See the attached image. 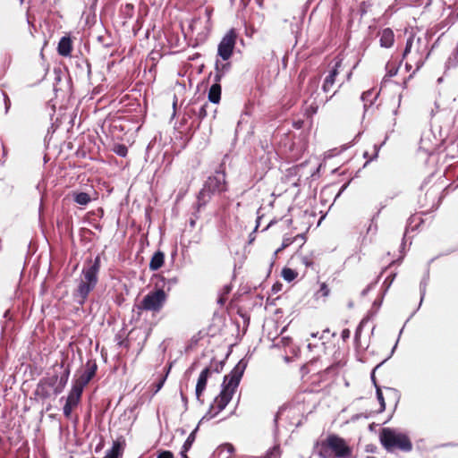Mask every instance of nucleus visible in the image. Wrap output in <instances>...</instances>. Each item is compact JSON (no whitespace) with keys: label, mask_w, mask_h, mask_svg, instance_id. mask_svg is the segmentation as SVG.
Returning a JSON list of instances; mask_svg holds the SVG:
<instances>
[{"label":"nucleus","mask_w":458,"mask_h":458,"mask_svg":"<svg viewBox=\"0 0 458 458\" xmlns=\"http://www.w3.org/2000/svg\"><path fill=\"white\" fill-rule=\"evenodd\" d=\"M314 83H315V87H317L318 82V81H315Z\"/></svg>","instance_id":"09e8293b"},{"label":"nucleus","mask_w":458,"mask_h":458,"mask_svg":"<svg viewBox=\"0 0 458 458\" xmlns=\"http://www.w3.org/2000/svg\"><path fill=\"white\" fill-rule=\"evenodd\" d=\"M3 95H4V98L5 108H6V111H7L9 109V106H10V99H9L8 96L5 93H3Z\"/></svg>","instance_id":"4c0bfd02"},{"label":"nucleus","mask_w":458,"mask_h":458,"mask_svg":"<svg viewBox=\"0 0 458 458\" xmlns=\"http://www.w3.org/2000/svg\"><path fill=\"white\" fill-rule=\"evenodd\" d=\"M233 446L230 444L221 445L214 454L212 458H231Z\"/></svg>","instance_id":"dca6fc26"},{"label":"nucleus","mask_w":458,"mask_h":458,"mask_svg":"<svg viewBox=\"0 0 458 458\" xmlns=\"http://www.w3.org/2000/svg\"><path fill=\"white\" fill-rule=\"evenodd\" d=\"M367 321H368V320H367V318H363V319L360 321V325H359V327H357L356 332H355V338H356V339H358V338L360 337V332H361V330H362V327H363V326L367 323Z\"/></svg>","instance_id":"2f4dec72"},{"label":"nucleus","mask_w":458,"mask_h":458,"mask_svg":"<svg viewBox=\"0 0 458 458\" xmlns=\"http://www.w3.org/2000/svg\"><path fill=\"white\" fill-rule=\"evenodd\" d=\"M185 452H186V451H184V450L182 452V458H188V456L184 454Z\"/></svg>","instance_id":"a18cd8bd"},{"label":"nucleus","mask_w":458,"mask_h":458,"mask_svg":"<svg viewBox=\"0 0 458 458\" xmlns=\"http://www.w3.org/2000/svg\"><path fill=\"white\" fill-rule=\"evenodd\" d=\"M380 147L381 146L374 145L375 152H374V156L370 158V160L376 159L377 157Z\"/></svg>","instance_id":"e433bc0d"},{"label":"nucleus","mask_w":458,"mask_h":458,"mask_svg":"<svg viewBox=\"0 0 458 458\" xmlns=\"http://www.w3.org/2000/svg\"><path fill=\"white\" fill-rule=\"evenodd\" d=\"M148 72H149V74H151V75L153 76V78L155 77L154 66H152V67L148 70Z\"/></svg>","instance_id":"37998d69"},{"label":"nucleus","mask_w":458,"mask_h":458,"mask_svg":"<svg viewBox=\"0 0 458 458\" xmlns=\"http://www.w3.org/2000/svg\"><path fill=\"white\" fill-rule=\"evenodd\" d=\"M311 335H312V337H316L317 334H312Z\"/></svg>","instance_id":"603ef678"},{"label":"nucleus","mask_w":458,"mask_h":458,"mask_svg":"<svg viewBox=\"0 0 458 458\" xmlns=\"http://www.w3.org/2000/svg\"><path fill=\"white\" fill-rule=\"evenodd\" d=\"M426 281H422L420 283V293H421V298H420V305L421 304L422 301H423V298L425 296V293H426Z\"/></svg>","instance_id":"72a5a7b5"},{"label":"nucleus","mask_w":458,"mask_h":458,"mask_svg":"<svg viewBox=\"0 0 458 458\" xmlns=\"http://www.w3.org/2000/svg\"><path fill=\"white\" fill-rule=\"evenodd\" d=\"M293 242V238H290V237H287V238H284L283 240V242H282V246L280 248H278L276 250V254H277L279 251H281L282 250L285 249L286 247H288L289 245H291Z\"/></svg>","instance_id":"c85d7f7f"},{"label":"nucleus","mask_w":458,"mask_h":458,"mask_svg":"<svg viewBox=\"0 0 458 458\" xmlns=\"http://www.w3.org/2000/svg\"><path fill=\"white\" fill-rule=\"evenodd\" d=\"M207 107H208V104H204L202 105L199 110L196 112V114L200 118V119H203L204 117L207 116Z\"/></svg>","instance_id":"c756f323"},{"label":"nucleus","mask_w":458,"mask_h":458,"mask_svg":"<svg viewBox=\"0 0 458 458\" xmlns=\"http://www.w3.org/2000/svg\"><path fill=\"white\" fill-rule=\"evenodd\" d=\"M237 38L236 31L230 30L221 39L217 47V55L223 61H227L233 55Z\"/></svg>","instance_id":"39448f33"},{"label":"nucleus","mask_w":458,"mask_h":458,"mask_svg":"<svg viewBox=\"0 0 458 458\" xmlns=\"http://www.w3.org/2000/svg\"><path fill=\"white\" fill-rule=\"evenodd\" d=\"M226 191L225 174L223 172H216V174L209 176L203 188L198 195V209L204 207L216 193Z\"/></svg>","instance_id":"20e7f679"},{"label":"nucleus","mask_w":458,"mask_h":458,"mask_svg":"<svg viewBox=\"0 0 458 458\" xmlns=\"http://www.w3.org/2000/svg\"><path fill=\"white\" fill-rule=\"evenodd\" d=\"M371 379L374 382V384H376L374 371L372 372ZM375 386L377 388V400H378V402L380 403V410H379V411H383L386 409L385 399H384V396H383V394H382V391H381L380 387L377 386V385H375Z\"/></svg>","instance_id":"aec40b11"},{"label":"nucleus","mask_w":458,"mask_h":458,"mask_svg":"<svg viewBox=\"0 0 458 458\" xmlns=\"http://www.w3.org/2000/svg\"><path fill=\"white\" fill-rule=\"evenodd\" d=\"M90 197L86 192H75L74 201L79 205H87L90 201Z\"/></svg>","instance_id":"6ab92c4d"},{"label":"nucleus","mask_w":458,"mask_h":458,"mask_svg":"<svg viewBox=\"0 0 458 458\" xmlns=\"http://www.w3.org/2000/svg\"><path fill=\"white\" fill-rule=\"evenodd\" d=\"M216 74L215 76V80H216V81H219L221 80V77L225 73V70L228 69L229 64H222L221 69H220L218 61H216ZM220 98H221V86L219 83L216 82L209 89L208 100L214 104H217L220 101Z\"/></svg>","instance_id":"6e6552de"},{"label":"nucleus","mask_w":458,"mask_h":458,"mask_svg":"<svg viewBox=\"0 0 458 458\" xmlns=\"http://www.w3.org/2000/svg\"><path fill=\"white\" fill-rule=\"evenodd\" d=\"M340 66V62H337L335 64V66L330 71L329 74L326 77L322 89L325 93H328L331 91L335 82V77L338 74V67Z\"/></svg>","instance_id":"ddd939ff"},{"label":"nucleus","mask_w":458,"mask_h":458,"mask_svg":"<svg viewBox=\"0 0 458 458\" xmlns=\"http://www.w3.org/2000/svg\"><path fill=\"white\" fill-rule=\"evenodd\" d=\"M166 379V375H160L157 383L155 386L153 390V394H156L163 386L165 381Z\"/></svg>","instance_id":"a878e982"},{"label":"nucleus","mask_w":458,"mask_h":458,"mask_svg":"<svg viewBox=\"0 0 458 458\" xmlns=\"http://www.w3.org/2000/svg\"><path fill=\"white\" fill-rule=\"evenodd\" d=\"M301 263L306 267H310L312 265V261L308 257H301Z\"/></svg>","instance_id":"c9c22d12"},{"label":"nucleus","mask_w":458,"mask_h":458,"mask_svg":"<svg viewBox=\"0 0 458 458\" xmlns=\"http://www.w3.org/2000/svg\"><path fill=\"white\" fill-rule=\"evenodd\" d=\"M69 374H70L69 369H66L64 371V375L60 377V381H59L60 387L55 388V394H59L62 391V389L65 386V385L68 381Z\"/></svg>","instance_id":"5701e85b"},{"label":"nucleus","mask_w":458,"mask_h":458,"mask_svg":"<svg viewBox=\"0 0 458 458\" xmlns=\"http://www.w3.org/2000/svg\"><path fill=\"white\" fill-rule=\"evenodd\" d=\"M310 107L313 109V112L315 113L318 107V105L316 104V106H314V103H311Z\"/></svg>","instance_id":"c03bdc74"},{"label":"nucleus","mask_w":458,"mask_h":458,"mask_svg":"<svg viewBox=\"0 0 458 458\" xmlns=\"http://www.w3.org/2000/svg\"><path fill=\"white\" fill-rule=\"evenodd\" d=\"M379 42H380V46L382 47H391L394 44V31L389 29V28H386V29H384L380 34H379Z\"/></svg>","instance_id":"4468645a"},{"label":"nucleus","mask_w":458,"mask_h":458,"mask_svg":"<svg viewBox=\"0 0 458 458\" xmlns=\"http://www.w3.org/2000/svg\"><path fill=\"white\" fill-rule=\"evenodd\" d=\"M330 449L327 446V440L322 444L321 449L319 451V455L322 458H329L330 457Z\"/></svg>","instance_id":"cd10ccee"},{"label":"nucleus","mask_w":458,"mask_h":458,"mask_svg":"<svg viewBox=\"0 0 458 458\" xmlns=\"http://www.w3.org/2000/svg\"><path fill=\"white\" fill-rule=\"evenodd\" d=\"M211 375V368H205L199 378H198V382H197V385H196V397L198 400L200 399V395L202 394L203 391L205 390L206 388V386H207V381H208V377Z\"/></svg>","instance_id":"f8f14e48"},{"label":"nucleus","mask_w":458,"mask_h":458,"mask_svg":"<svg viewBox=\"0 0 458 458\" xmlns=\"http://www.w3.org/2000/svg\"><path fill=\"white\" fill-rule=\"evenodd\" d=\"M145 38H148V31H147V33H145Z\"/></svg>","instance_id":"de8ad7c7"},{"label":"nucleus","mask_w":458,"mask_h":458,"mask_svg":"<svg viewBox=\"0 0 458 458\" xmlns=\"http://www.w3.org/2000/svg\"><path fill=\"white\" fill-rule=\"evenodd\" d=\"M397 71H398L397 68L393 67V68L388 70V75L390 77H393V76H394L397 73Z\"/></svg>","instance_id":"ea45409f"},{"label":"nucleus","mask_w":458,"mask_h":458,"mask_svg":"<svg viewBox=\"0 0 458 458\" xmlns=\"http://www.w3.org/2000/svg\"><path fill=\"white\" fill-rule=\"evenodd\" d=\"M382 445L388 451L399 449L403 452H410L412 449V443L409 437L396 428H384L379 435Z\"/></svg>","instance_id":"7ed1b4c3"},{"label":"nucleus","mask_w":458,"mask_h":458,"mask_svg":"<svg viewBox=\"0 0 458 458\" xmlns=\"http://www.w3.org/2000/svg\"><path fill=\"white\" fill-rule=\"evenodd\" d=\"M72 49V47L71 38L68 37H63L58 43L57 51L59 55L63 56H68L71 55Z\"/></svg>","instance_id":"2eb2a0df"},{"label":"nucleus","mask_w":458,"mask_h":458,"mask_svg":"<svg viewBox=\"0 0 458 458\" xmlns=\"http://www.w3.org/2000/svg\"><path fill=\"white\" fill-rule=\"evenodd\" d=\"M223 362H216L215 365H211L209 368H211V373L216 372L219 373L223 368Z\"/></svg>","instance_id":"473e14b6"},{"label":"nucleus","mask_w":458,"mask_h":458,"mask_svg":"<svg viewBox=\"0 0 458 458\" xmlns=\"http://www.w3.org/2000/svg\"><path fill=\"white\" fill-rule=\"evenodd\" d=\"M247 367V362L241 360L231 371V373L225 377L223 382V389L220 394L215 399L212 409H216L215 414L223 411L231 401L233 394L239 386L241 378Z\"/></svg>","instance_id":"f257e3e1"},{"label":"nucleus","mask_w":458,"mask_h":458,"mask_svg":"<svg viewBox=\"0 0 458 458\" xmlns=\"http://www.w3.org/2000/svg\"><path fill=\"white\" fill-rule=\"evenodd\" d=\"M195 431L194 430L193 432H191L189 437H187L186 441L184 442V445H183V449L184 451H187L192 445V443L194 442V439H195Z\"/></svg>","instance_id":"bb28decb"},{"label":"nucleus","mask_w":458,"mask_h":458,"mask_svg":"<svg viewBox=\"0 0 458 458\" xmlns=\"http://www.w3.org/2000/svg\"><path fill=\"white\" fill-rule=\"evenodd\" d=\"M350 336V331L348 329H344L343 332H342V338L344 340L349 338Z\"/></svg>","instance_id":"58836bf2"},{"label":"nucleus","mask_w":458,"mask_h":458,"mask_svg":"<svg viewBox=\"0 0 458 458\" xmlns=\"http://www.w3.org/2000/svg\"><path fill=\"white\" fill-rule=\"evenodd\" d=\"M100 268V258L97 257L93 262L84 267L74 292V298L80 304H83L89 293L95 288L98 283V274Z\"/></svg>","instance_id":"f03ea898"},{"label":"nucleus","mask_w":458,"mask_h":458,"mask_svg":"<svg viewBox=\"0 0 458 458\" xmlns=\"http://www.w3.org/2000/svg\"><path fill=\"white\" fill-rule=\"evenodd\" d=\"M329 293H330V290L327 287V284L322 283L320 284V289L315 293V297L317 299H318L320 297L327 298L329 295Z\"/></svg>","instance_id":"4be33fe9"},{"label":"nucleus","mask_w":458,"mask_h":458,"mask_svg":"<svg viewBox=\"0 0 458 458\" xmlns=\"http://www.w3.org/2000/svg\"><path fill=\"white\" fill-rule=\"evenodd\" d=\"M198 219V216H196L195 217H191L190 218V221H189V224H190V226L191 227H194L195 226V224H196V220Z\"/></svg>","instance_id":"a19ab883"},{"label":"nucleus","mask_w":458,"mask_h":458,"mask_svg":"<svg viewBox=\"0 0 458 458\" xmlns=\"http://www.w3.org/2000/svg\"><path fill=\"white\" fill-rule=\"evenodd\" d=\"M166 301V293L162 289L150 292L145 296V318L148 314L147 311L157 312L159 311Z\"/></svg>","instance_id":"423d86ee"},{"label":"nucleus","mask_w":458,"mask_h":458,"mask_svg":"<svg viewBox=\"0 0 458 458\" xmlns=\"http://www.w3.org/2000/svg\"><path fill=\"white\" fill-rule=\"evenodd\" d=\"M296 276L297 273L294 270L288 267L284 268L282 271V276L287 282H292L293 280H294Z\"/></svg>","instance_id":"412c9836"},{"label":"nucleus","mask_w":458,"mask_h":458,"mask_svg":"<svg viewBox=\"0 0 458 458\" xmlns=\"http://www.w3.org/2000/svg\"><path fill=\"white\" fill-rule=\"evenodd\" d=\"M157 458H174V455L169 451H163L158 454Z\"/></svg>","instance_id":"f704fd0d"},{"label":"nucleus","mask_w":458,"mask_h":458,"mask_svg":"<svg viewBox=\"0 0 458 458\" xmlns=\"http://www.w3.org/2000/svg\"><path fill=\"white\" fill-rule=\"evenodd\" d=\"M114 151L121 157H125L127 154V148L124 146L119 145L115 147Z\"/></svg>","instance_id":"7c9ffc66"},{"label":"nucleus","mask_w":458,"mask_h":458,"mask_svg":"<svg viewBox=\"0 0 458 458\" xmlns=\"http://www.w3.org/2000/svg\"><path fill=\"white\" fill-rule=\"evenodd\" d=\"M164 253L161 251H157L153 257L151 258V260L149 262V267L151 270L155 271L160 268L164 264Z\"/></svg>","instance_id":"f3484780"},{"label":"nucleus","mask_w":458,"mask_h":458,"mask_svg":"<svg viewBox=\"0 0 458 458\" xmlns=\"http://www.w3.org/2000/svg\"><path fill=\"white\" fill-rule=\"evenodd\" d=\"M3 444H4V439H3V437L0 436V446H2V445H3Z\"/></svg>","instance_id":"49530a36"},{"label":"nucleus","mask_w":458,"mask_h":458,"mask_svg":"<svg viewBox=\"0 0 458 458\" xmlns=\"http://www.w3.org/2000/svg\"><path fill=\"white\" fill-rule=\"evenodd\" d=\"M327 446L337 458H348L352 454V449L348 446L345 440L335 435L329 436L327 438Z\"/></svg>","instance_id":"0eeeda50"},{"label":"nucleus","mask_w":458,"mask_h":458,"mask_svg":"<svg viewBox=\"0 0 458 458\" xmlns=\"http://www.w3.org/2000/svg\"><path fill=\"white\" fill-rule=\"evenodd\" d=\"M137 308L140 309V303L137 304Z\"/></svg>","instance_id":"8fccbe9b"},{"label":"nucleus","mask_w":458,"mask_h":458,"mask_svg":"<svg viewBox=\"0 0 458 458\" xmlns=\"http://www.w3.org/2000/svg\"><path fill=\"white\" fill-rule=\"evenodd\" d=\"M230 292V288L226 287V293Z\"/></svg>","instance_id":"3c124183"},{"label":"nucleus","mask_w":458,"mask_h":458,"mask_svg":"<svg viewBox=\"0 0 458 458\" xmlns=\"http://www.w3.org/2000/svg\"><path fill=\"white\" fill-rule=\"evenodd\" d=\"M420 38H418L417 39V48H416V51L415 53L412 54V47H413V43H414V38L413 37H410L408 39H407V42H406V46H405V48H404V51H403V58H406L410 54H411L412 55H419L420 53ZM413 61L415 62L416 65H417V69L420 68L423 64H424V61L422 60V57L420 55V56H414L413 58Z\"/></svg>","instance_id":"9b49d317"},{"label":"nucleus","mask_w":458,"mask_h":458,"mask_svg":"<svg viewBox=\"0 0 458 458\" xmlns=\"http://www.w3.org/2000/svg\"><path fill=\"white\" fill-rule=\"evenodd\" d=\"M120 451V445L114 443L112 449L105 455L104 458H118Z\"/></svg>","instance_id":"b1692460"},{"label":"nucleus","mask_w":458,"mask_h":458,"mask_svg":"<svg viewBox=\"0 0 458 458\" xmlns=\"http://www.w3.org/2000/svg\"><path fill=\"white\" fill-rule=\"evenodd\" d=\"M97 370L96 363L88 362L86 365V369L83 373L79 377V378L74 382L72 387L78 389L82 393L83 388L88 385V383L95 376Z\"/></svg>","instance_id":"1a4fd4ad"},{"label":"nucleus","mask_w":458,"mask_h":458,"mask_svg":"<svg viewBox=\"0 0 458 458\" xmlns=\"http://www.w3.org/2000/svg\"><path fill=\"white\" fill-rule=\"evenodd\" d=\"M81 394L82 393L78 389L72 387L64 406V414L66 418L71 417L72 410L78 405L81 400Z\"/></svg>","instance_id":"9d476101"},{"label":"nucleus","mask_w":458,"mask_h":458,"mask_svg":"<svg viewBox=\"0 0 458 458\" xmlns=\"http://www.w3.org/2000/svg\"><path fill=\"white\" fill-rule=\"evenodd\" d=\"M281 453L278 445L271 448L264 458H280Z\"/></svg>","instance_id":"393cba45"},{"label":"nucleus","mask_w":458,"mask_h":458,"mask_svg":"<svg viewBox=\"0 0 458 458\" xmlns=\"http://www.w3.org/2000/svg\"><path fill=\"white\" fill-rule=\"evenodd\" d=\"M261 218V216H259V210H258V217H257V225L255 227V230H257V228L259 227V219Z\"/></svg>","instance_id":"79ce46f5"},{"label":"nucleus","mask_w":458,"mask_h":458,"mask_svg":"<svg viewBox=\"0 0 458 458\" xmlns=\"http://www.w3.org/2000/svg\"><path fill=\"white\" fill-rule=\"evenodd\" d=\"M377 94L375 93L374 90H372V89L367 90L362 93L361 100L364 103L365 110H367V108L373 104V102L377 98Z\"/></svg>","instance_id":"a211bd4d"}]
</instances>
